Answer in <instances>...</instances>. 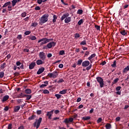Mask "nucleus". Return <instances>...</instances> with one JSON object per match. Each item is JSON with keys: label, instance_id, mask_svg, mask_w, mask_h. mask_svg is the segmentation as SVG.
<instances>
[{"label": "nucleus", "instance_id": "54", "mask_svg": "<svg viewBox=\"0 0 129 129\" xmlns=\"http://www.w3.org/2000/svg\"><path fill=\"white\" fill-rule=\"evenodd\" d=\"M121 88V87H120V86H118L115 88V90H116V91H119Z\"/></svg>", "mask_w": 129, "mask_h": 129}, {"label": "nucleus", "instance_id": "27", "mask_svg": "<svg viewBox=\"0 0 129 129\" xmlns=\"http://www.w3.org/2000/svg\"><path fill=\"white\" fill-rule=\"evenodd\" d=\"M95 56V53H93L91 54V55H90V56H89V57H88V60H91L93 58H94Z\"/></svg>", "mask_w": 129, "mask_h": 129}, {"label": "nucleus", "instance_id": "30", "mask_svg": "<svg viewBox=\"0 0 129 129\" xmlns=\"http://www.w3.org/2000/svg\"><path fill=\"white\" fill-rule=\"evenodd\" d=\"M36 116L35 115H32V116L28 117V120H31L35 119Z\"/></svg>", "mask_w": 129, "mask_h": 129}, {"label": "nucleus", "instance_id": "13", "mask_svg": "<svg viewBox=\"0 0 129 129\" xmlns=\"http://www.w3.org/2000/svg\"><path fill=\"white\" fill-rule=\"evenodd\" d=\"M44 60H42V59H38L37 61H36V62H35V64H37V65H41L42 64L44 63V61H43Z\"/></svg>", "mask_w": 129, "mask_h": 129}, {"label": "nucleus", "instance_id": "55", "mask_svg": "<svg viewBox=\"0 0 129 129\" xmlns=\"http://www.w3.org/2000/svg\"><path fill=\"white\" fill-rule=\"evenodd\" d=\"M20 65H23V64H21V63L20 62V61H17L16 62V66H19Z\"/></svg>", "mask_w": 129, "mask_h": 129}, {"label": "nucleus", "instance_id": "9", "mask_svg": "<svg viewBox=\"0 0 129 129\" xmlns=\"http://www.w3.org/2000/svg\"><path fill=\"white\" fill-rule=\"evenodd\" d=\"M41 121L42 118L40 117L39 118V119H38L37 122H35V123H34V126L36 127V129H38L39 128V126H40V124L41 123Z\"/></svg>", "mask_w": 129, "mask_h": 129}, {"label": "nucleus", "instance_id": "3", "mask_svg": "<svg viewBox=\"0 0 129 129\" xmlns=\"http://www.w3.org/2000/svg\"><path fill=\"white\" fill-rule=\"evenodd\" d=\"M48 17L49 15L47 14H44L42 17H41V18L40 19V24H45L47 22Z\"/></svg>", "mask_w": 129, "mask_h": 129}, {"label": "nucleus", "instance_id": "7", "mask_svg": "<svg viewBox=\"0 0 129 129\" xmlns=\"http://www.w3.org/2000/svg\"><path fill=\"white\" fill-rule=\"evenodd\" d=\"M39 58L43 61H45V59L46 58V55L44 52H39Z\"/></svg>", "mask_w": 129, "mask_h": 129}, {"label": "nucleus", "instance_id": "41", "mask_svg": "<svg viewBox=\"0 0 129 129\" xmlns=\"http://www.w3.org/2000/svg\"><path fill=\"white\" fill-rule=\"evenodd\" d=\"M59 55H65L64 51V50H60L59 53Z\"/></svg>", "mask_w": 129, "mask_h": 129}, {"label": "nucleus", "instance_id": "12", "mask_svg": "<svg viewBox=\"0 0 129 129\" xmlns=\"http://www.w3.org/2000/svg\"><path fill=\"white\" fill-rule=\"evenodd\" d=\"M45 69L44 68L42 67L38 70V71L37 72V75H39L40 74H42L43 72H44V70Z\"/></svg>", "mask_w": 129, "mask_h": 129}, {"label": "nucleus", "instance_id": "6", "mask_svg": "<svg viewBox=\"0 0 129 129\" xmlns=\"http://www.w3.org/2000/svg\"><path fill=\"white\" fill-rule=\"evenodd\" d=\"M96 81L100 84V87L103 88L104 87V81L101 77H96Z\"/></svg>", "mask_w": 129, "mask_h": 129}, {"label": "nucleus", "instance_id": "2", "mask_svg": "<svg viewBox=\"0 0 129 129\" xmlns=\"http://www.w3.org/2000/svg\"><path fill=\"white\" fill-rule=\"evenodd\" d=\"M82 67L86 68V70L89 71L92 67V64H90V62L89 60H85L83 61V63L81 64Z\"/></svg>", "mask_w": 129, "mask_h": 129}, {"label": "nucleus", "instance_id": "52", "mask_svg": "<svg viewBox=\"0 0 129 129\" xmlns=\"http://www.w3.org/2000/svg\"><path fill=\"white\" fill-rule=\"evenodd\" d=\"M8 7V11H12V6H7Z\"/></svg>", "mask_w": 129, "mask_h": 129}, {"label": "nucleus", "instance_id": "11", "mask_svg": "<svg viewBox=\"0 0 129 129\" xmlns=\"http://www.w3.org/2000/svg\"><path fill=\"white\" fill-rule=\"evenodd\" d=\"M24 97L26 98V99H25V100H26V101H29L32 98V95H23V96L20 97L19 98H23Z\"/></svg>", "mask_w": 129, "mask_h": 129}, {"label": "nucleus", "instance_id": "34", "mask_svg": "<svg viewBox=\"0 0 129 129\" xmlns=\"http://www.w3.org/2000/svg\"><path fill=\"white\" fill-rule=\"evenodd\" d=\"M105 127H106V129H111V124L107 123Z\"/></svg>", "mask_w": 129, "mask_h": 129}, {"label": "nucleus", "instance_id": "32", "mask_svg": "<svg viewBox=\"0 0 129 129\" xmlns=\"http://www.w3.org/2000/svg\"><path fill=\"white\" fill-rule=\"evenodd\" d=\"M120 34H121V35L122 36H125V35H126V32L124 30L120 31Z\"/></svg>", "mask_w": 129, "mask_h": 129}, {"label": "nucleus", "instance_id": "48", "mask_svg": "<svg viewBox=\"0 0 129 129\" xmlns=\"http://www.w3.org/2000/svg\"><path fill=\"white\" fill-rule=\"evenodd\" d=\"M80 34H79V33H76V34H75V38L76 39H78L79 38H80Z\"/></svg>", "mask_w": 129, "mask_h": 129}, {"label": "nucleus", "instance_id": "26", "mask_svg": "<svg viewBox=\"0 0 129 129\" xmlns=\"http://www.w3.org/2000/svg\"><path fill=\"white\" fill-rule=\"evenodd\" d=\"M91 118L90 116H86V117H83L82 118V119H83V120H90Z\"/></svg>", "mask_w": 129, "mask_h": 129}, {"label": "nucleus", "instance_id": "35", "mask_svg": "<svg viewBox=\"0 0 129 129\" xmlns=\"http://www.w3.org/2000/svg\"><path fill=\"white\" fill-rule=\"evenodd\" d=\"M77 14L78 15H82V14H83V10L81 9L78 10V11L77 12Z\"/></svg>", "mask_w": 129, "mask_h": 129}, {"label": "nucleus", "instance_id": "31", "mask_svg": "<svg viewBox=\"0 0 129 129\" xmlns=\"http://www.w3.org/2000/svg\"><path fill=\"white\" fill-rule=\"evenodd\" d=\"M80 45H84V46L86 45H87L86 40L82 41V42H81V43H80Z\"/></svg>", "mask_w": 129, "mask_h": 129}, {"label": "nucleus", "instance_id": "59", "mask_svg": "<svg viewBox=\"0 0 129 129\" xmlns=\"http://www.w3.org/2000/svg\"><path fill=\"white\" fill-rule=\"evenodd\" d=\"M21 102H22V101H21V99L17 100V103H18V105H20Z\"/></svg>", "mask_w": 129, "mask_h": 129}, {"label": "nucleus", "instance_id": "46", "mask_svg": "<svg viewBox=\"0 0 129 129\" xmlns=\"http://www.w3.org/2000/svg\"><path fill=\"white\" fill-rule=\"evenodd\" d=\"M26 16V12L21 13V17L25 18Z\"/></svg>", "mask_w": 129, "mask_h": 129}, {"label": "nucleus", "instance_id": "39", "mask_svg": "<svg viewBox=\"0 0 129 129\" xmlns=\"http://www.w3.org/2000/svg\"><path fill=\"white\" fill-rule=\"evenodd\" d=\"M83 23V19H81L79 20V22H78V25L81 26V25H82Z\"/></svg>", "mask_w": 129, "mask_h": 129}, {"label": "nucleus", "instance_id": "4", "mask_svg": "<svg viewBox=\"0 0 129 129\" xmlns=\"http://www.w3.org/2000/svg\"><path fill=\"white\" fill-rule=\"evenodd\" d=\"M47 77L49 78H53V79L57 78V77H58V72H57L56 71H55L52 73H48Z\"/></svg>", "mask_w": 129, "mask_h": 129}, {"label": "nucleus", "instance_id": "28", "mask_svg": "<svg viewBox=\"0 0 129 129\" xmlns=\"http://www.w3.org/2000/svg\"><path fill=\"white\" fill-rule=\"evenodd\" d=\"M6 62H4V63L2 64L1 66H0V69L2 70L5 69L6 68Z\"/></svg>", "mask_w": 129, "mask_h": 129}, {"label": "nucleus", "instance_id": "8", "mask_svg": "<svg viewBox=\"0 0 129 129\" xmlns=\"http://www.w3.org/2000/svg\"><path fill=\"white\" fill-rule=\"evenodd\" d=\"M41 40H43L42 42H41V45L46 44V43L52 41V39H47L46 38L41 39Z\"/></svg>", "mask_w": 129, "mask_h": 129}, {"label": "nucleus", "instance_id": "51", "mask_svg": "<svg viewBox=\"0 0 129 129\" xmlns=\"http://www.w3.org/2000/svg\"><path fill=\"white\" fill-rule=\"evenodd\" d=\"M82 49L84 51H86L88 49V48H87V47H85V46H82Z\"/></svg>", "mask_w": 129, "mask_h": 129}, {"label": "nucleus", "instance_id": "25", "mask_svg": "<svg viewBox=\"0 0 129 129\" xmlns=\"http://www.w3.org/2000/svg\"><path fill=\"white\" fill-rule=\"evenodd\" d=\"M111 67L113 68H115L116 67V60L113 61V64H111Z\"/></svg>", "mask_w": 129, "mask_h": 129}, {"label": "nucleus", "instance_id": "49", "mask_svg": "<svg viewBox=\"0 0 129 129\" xmlns=\"http://www.w3.org/2000/svg\"><path fill=\"white\" fill-rule=\"evenodd\" d=\"M47 86V85L46 84H42V85H40V86H39V88L40 89H43V87H45Z\"/></svg>", "mask_w": 129, "mask_h": 129}, {"label": "nucleus", "instance_id": "63", "mask_svg": "<svg viewBox=\"0 0 129 129\" xmlns=\"http://www.w3.org/2000/svg\"><path fill=\"white\" fill-rule=\"evenodd\" d=\"M106 64V61H104L103 62L101 63L100 65L104 66Z\"/></svg>", "mask_w": 129, "mask_h": 129}, {"label": "nucleus", "instance_id": "17", "mask_svg": "<svg viewBox=\"0 0 129 129\" xmlns=\"http://www.w3.org/2000/svg\"><path fill=\"white\" fill-rule=\"evenodd\" d=\"M24 93L26 94H31V93H32V90L26 89L24 90Z\"/></svg>", "mask_w": 129, "mask_h": 129}, {"label": "nucleus", "instance_id": "1", "mask_svg": "<svg viewBox=\"0 0 129 129\" xmlns=\"http://www.w3.org/2000/svg\"><path fill=\"white\" fill-rule=\"evenodd\" d=\"M69 16V13H66L63 14V15H62V17H61V21L64 20V23H65V24H68L71 21V17Z\"/></svg>", "mask_w": 129, "mask_h": 129}, {"label": "nucleus", "instance_id": "24", "mask_svg": "<svg viewBox=\"0 0 129 129\" xmlns=\"http://www.w3.org/2000/svg\"><path fill=\"white\" fill-rule=\"evenodd\" d=\"M57 20V16L53 15L52 16V23H55V21Z\"/></svg>", "mask_w": 129, "mask_h": 129}, {"label": "nucleus", "instance_id": "58", "mask_svg": "<svg viewBox=\"0 0 129 129\" xmlns=\"http://www.w3.org/2000/svg\"><path fill=\"white\" fill-rule=\"evenodd\" d=\"M115 120H116V121H119V120H120V117L119 116H118L115 118Z\"/></svg>", "mask_w": 129, "mask_h": 129}, {"label": "nucleus", "instance_id": "57", "mask_svg": "<svg viewBox=\"0 0 129 129\" xmlns=\"http://www.w3.org/2000/svg\"><path fill=\"white\" fill-rule=\"evenodd\" d=\"M52 56V54L51 53H48L47 54V58H50Z\"/></svg>", "mask_w": 129, "mask_h": 129}, {"label": "nucleus", "instance_id": "62", "mask_svg": "<svg viewBox=\"0 0 129 129\" xmlns=\"http://www.w3.org/2000/svg\"><path fill=\"white\" fill-rule=\"evenodd\" d=\"M41 110H37V114L40 115L41 114Z\"/></svg>", "mask_w": 129, "mask_h": 129}, {"label": "nucleus", "instance_id": "18", "mask_svg": "<svg viewBox=\"0 0 129 129\" xmlns=\"http://www.w3.org/2000/svg\"><path fill=\"white\" fill-rule=\"evenodd\" d=\"M9 96L8 95H6L4 96V98H3V100H2V102H5L7 101L9 99Z\"/></svg>", "mask_w": 129, "mask_h": 129}, {"label": "nucleus", "instance_id": "47", "mask_svg": "<svg viewBox=\"0 0 129 129\" xmlns=\"http://www.w3.org/2000/svg\"><path fill=\"white\" fill-rule=\"evenodd\" d=\"M94 27L96 29V31H99V29H100V26L98 25H95Z\"/></svg>", "mask_w": 129, "mask_h": 129}, {"label": "nucleus", "instance_id": "42", "mask_svg": "<svg viewBox=\"0 0 129 129\" xmlns=\"http://www.w3.org/2000/svg\"><path fill=\"white\" fill-rule=\"evenodd\" d=\"M30 39H31V40H32V41H34V40H35L36 39H37V38H36V37L35 36H32L30 38Z\"/></svg>", "mask_w": 129, "mask_h": 129}, {"label": "nucleus", "instance_id": "61", "mask_svg": "<svg viewBox=\"0 0 129 129\" xmlns=\"http://www.w3.org/2000/svg\"><path fill=\"white\" fill-rule=\"evenodd\" d=\"M82 100V99L80 97L78 98V99H77V102H81V100Z\"/></svg>", "mask_w": 129, "mask_h": 129}, {"label": "nucleus", "instance_id": "64", "mask_svg": "<svg viewBox=\"0 0 129 129\" xmlns=\"http://www.w3.org/2000/svg\"><path fill=\"white\" fill-rule=\"evenodd\" d=\"M18 129H24V127L22 125L19 126V127H18Z\"/></svg>", "mask_w": 129, "mask_h": 129}, {"label": "nucleus", "instance_id": "16", "mask_svg": "<svg viewBox=\"0 0 129 129\" xmlns=\"http://www.w3.org/2000/svg\"><path fill=\"white\" fill-rule=\"evenodd\" d=\"M129 71V65L122 70V74H125Z\"/></svg>", "mask_w": 129, "mask_h": 129}, {"label": "nucleus", "instance_id": "15", "mask_svg": "<svg viewBox=\"0 0 129 129\" xmlns=\"http://www.w3.org/2000/svg\"><path fill=\"white\" fill-rule=\"evenodd\" d=\"M53 112V110L50 111V112H47L46 113V116H48V119H51V115Z\"/></svg>", "mask_w": 129, "mask_h": 129}, {"label": "nucleus", "instance_id": "37", "mask_svg": "<svg viewBox=\"0 0 129 129\" xmlns=\"http://www.w3.org/2000/svg\"><path fill=\"white\" fill-rule=\"evenodd\" d=\"M119 80V79L118 78H116L114 81H113V82H112V84L113 85H114V84L117 83V82H118Z\"/></svg>", "mask_w": 129, "mask_h": 129}, {"label": "nucleus", "instance_id": "40", "mask_svg": "<svg viewBox=\"0 0 129 129\" xmlns=\"http://www.w3.org/2000/svg\"><path fill=\"white\" fill-rule=\"evenodd\" d=\"M5 76V73L4 72H0V78H3Z\"/></svg>", "mask_w": 129, "mask_h": 129}, {"label": "nucleus", "instance_id": "44", "mask_svg": "<svg viewBox=\"0 0 129 129\" xmlns=\"http://www.w3.org/2000/svg\"><path fill=\"white\" fill-rule=\"evenodd\" d=\"M63 82H64V80H63V79H60V80H59V81L56 82V83H57L58 84L62 83Z\"/></svg>", "mask_w": 129, "mask_h": 129}, {"label": "nucleus", "instance_id": "45", "mask_svg": "<svg viewBox=\"0 0 129 129\" xmlns=\"http://www.w3.org/2000/svg\"><path fill=\"white\" fill-rule=\"evenodd\" d=\"M102 118L101 117H100L99 118V119H97V120H96V122H97V123H99L100 122H102Z\"/></svg>", "mask_w": 129, "mask_h": 129}, {"label": "nucleus", "instance_id": "14", "mask_svg": "<svg viewBox=\"0 0 129 129\" xmlns=\"http://www.w3.org/2000/svg\"><path fill=\"white\" fill-rule=\"evenodd\" d=\"M36 66V63L34 62H33L30 64L29 66H28V69L33 70L34 68Z\"/></svg>", "mask_w": 129, "mask_h": 129}, {"label": "nucleus", "instance_id": "38", "mask_svg": "<svg viewBox=\"0 0 129 129\" xmlns=\"http://www.w3.org/2000/svg\"><path fill=\"white\" fill-rule=\"evenodd\" d=\"M37 26H38V23H37L36 22L32 23V25H31V26L33 27H37Z\"/></svg>", "mask_w": 129, "mask_h": 129}, {"label": "nucleus", "instance_id": "36", "mask_svg": "<svg viewBox=\"0 0 129 129\" xmlns=\"http://www.w3.org/2000/svg\"><path fill=\"white\" fill-rule=\"evenodd\" d=\"M41 91H43V94H49V91L47 90H41Z\"/></svg>", "mask_w": 129, "mask_h": 129}, {"label": "nucleus", "instance_id": "21", "mask_svg": "<svg viewBox=\"0 0 129 129\" xmlns=\"http://www.w3.org/2000/svg\"><path fill=\"white\" fill-rule=\"evenodd\" d=\"M20 109V106H15V108H14V112H18Z\"/></svg>", "mask_w": 129, "mask_h": 129}, {"label": "nucleus", "instance_id": "50", "mask_svg": "<svg viewBox=\"0 0 129 129\" xmlns=\"http://www.w3.org/2000/svg\"><path fill=\"white\" fill-rule=\"evenodd\" d=\"M89 51H86V52H85V55H84V56L85 57H87L89 55Z\"/></svg>", "mask_w": 129, "mask_h": 129}, {"label": "nucleus", "instance_id": "33", "mask_svg": "<svg viewBox=\"0 0 129 129\" xmlns=\"http://www.w3.org/2000/svg\"><path fill=\"white\" fill-rule=\"evenodd\" d=\"M54 97L56 98V99L59 100L60 98H61V97H62V95L60 94H55L54 95Z\"/></svg>", "mask_w": 129, "mask_h": 129}, {"label": "nucleus", "instance_id": "23", "mask_svg": "<svg viewBox=\"0 0 129 129\" xmlns=\"http://www.w3.org/2000/svg\"><path fill=\"white\" fill-rule=\"evenodd\" d=\"M67 92V89H64L62 91H60V92H59V94H60L61 95H64V94H66Z\"/></svg>", "mask_w": 129, "mask_h": 129}, {"label": "nucleus", "instance_id": "19", "mask_svg": "<svg viewBox=\"0 0 129 129\" xmlns=\"http://www.w3.org/2000/svg\"><path fill=\"white\" fill-rule=\"evenodd\" d=\"M20 1H17V0H12V6L13 7H15V6H16V4L17 3H19Z\"/></svg>", "mask_w": 129, "mask_h": 129}, {"label": "nucleus", "instance_id": "5", "mask_svg": "<svg viewBox=\"0 0 129 129\" xmlns=\"http://www.w3.org/2000/svg\"><path fill=\"white\" fill-rule=\"evenodd\" d=\"M55 45V42L53 41L50 42L48 43V44H47L46 46H43V49H50L52 47H54Z\"/></svg>", "mask_w": 129, "mask_h": 129}, {"label": "nucleus", "instance_id": "60", "mask_svg": "<svg viewBox=\"0 0 129 129\" xmlns=\"http://www.w3.org/2000/svg\"><path fill=\"white\" fill-rule=\"evenodd\" d=\"M8 129H12V124H9L8 125Z\"/></svg>", "mask_w": 129, "mask_h": 129}, {"label": "nucleus", "instance_id": "29", "mask_svg": "<svg viewBox=\"0 0 129 129\" xmlns=\"http://www.w3.org/2000/svg\"><path fill=\"white\" fill-rule=\"evenodd\" d=\"M83 60L82 59H79L78 60V61L76 63L78 66H81V64L83 63Z\"/></svg>", "mask_w": 129, "mask_h": 129}, {"label": "nucleus", "instance_id": "56", "mask_svg": "<svg viewBox=\"0 0 129 129\" xmlns=\"http://www.w3.org/2000/svg\"><path fill=\"white\" fill-rule=\"evenodd\" d=\"M22 38V36L21 35H18L17 36V39L21 40Z\"/></svg>", "mask_w": 129, "mask_h": 129}, {"label": "nucleus", "instance_id": "10", "mask_svg": "<svg viewBox=\"0 0 129 129\" xmlns=\"http://www.w3.org/2000/svg\"><path fill=\"white\" fill-rule=\"evenodd\" d=\"M73 121L74 118L73 117H70L69 118H65V119H64V121H63V123L68 124L70 122H73Z\"/></svg>", "mask_w": 129, "mask_h": 129}, {"label": "nucleus", "instance_id": "53", "mask_svg": "<svg viewBox=\"0 0 129 129\" xmlns=\"http://www.w3.org/2000/svg\"><path fill=\"white\" fill-rule=\"evenodd\" d=\"M40 7L39 6H37L36 7H35V11H40Z\"/></svg>", "mask_w": 129, "mask_h": 129}, {"label": "nucleus", "instance_id": "22", "mask_svg": "<svg viewBox=\"0 0 129 129\" xmlns=\"http://www.w3.org/2000/svg\"><path fill=\"white\" fill-rule=\"evenodd\" d=\"M47 0H37V3L39 5H41L42 3H45Z\"/></svg>", "mask_w": 129, "mask_h": 129}, {"label": "nucleus", "instance_id": "43", "mask_svg": "<svg viewBox=\"0 0 129 129\" xmlns=\"http://www.w3.org/2000/svg\"><path fill=\"white\" fill-rule=\"evenodd\" d=\"M30 34H31L30 31H26L24 32V35H29Z\"/></svg>", "mask_w": 129, "mask_h": 129}, {"label": "nucleus", "instance_id": "20", "mask_svg": "<svg viewBox=\"0 0 129 129\" xmlns=\"http://www.w3.org/2000/svg\"><path fill=\"white\" fill-rule=\"evenodd\" d=\"M10 6H11V2H8L5 3V5H4V6H3L2 8H5Z\"/></svg>", "mask_w": 129, "mask_h": 129}]
</instances>
